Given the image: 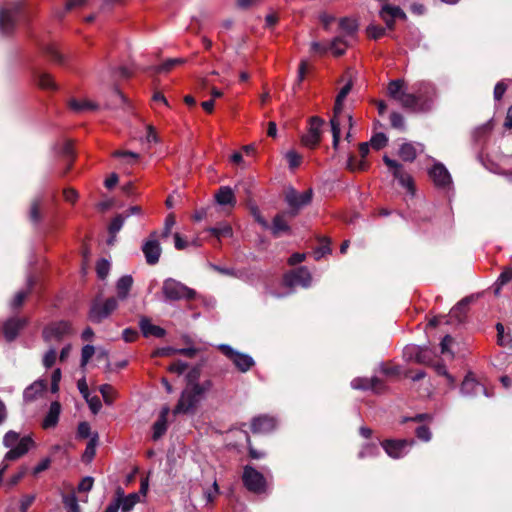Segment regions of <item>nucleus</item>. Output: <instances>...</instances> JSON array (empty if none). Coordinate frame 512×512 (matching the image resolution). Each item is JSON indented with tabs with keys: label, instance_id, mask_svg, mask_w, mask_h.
<instances>
[{
	"label": "nucleus",
	"instance_id": "nucleus-33",
	"mask_svg": "<svg viewBox=\"0 0 512 512\" xmlns=\"http://www.w3.org/2000/svg\"><path fill=\"white\" fill-rule=\"evenodd\" d=\"M125 219L126 218L124 217V214H122V213L116 215L112 219V221L110 222L109 227H108V231L111 236V239H109L108 244H112L115 235L121 230Z\"/></svg>",
	"mask_w": 512,
	"mask_h": 512
},
{
	"label": "nucleus",
	"instance_id": "nucleus-63",
	"mask_svg": "<svg viewBox=\"0 0 512 512\" xmlns=\"http://www.w3.org/2000/svg\"><path fill=\"white\" fill-rule=\"evenodd\" d=\"M94 353H95V348L92 345H85L82 348V353H81V366L82 367L87 365V363L92 358Z\"/></svg>",
	"mask_w": 512,
	"mask_h": 512
},
{
	"label": "nucleus",
	"instance_id": "nucleus-24",
	"mask_svg": "<svg viewBox=\"0 0 512 512\" xmlns=\"http://www.w3.org/2000/svg\"><path fill=\"white\" fill-rule=\"evenodd\" d=\"M47 384L43 380H37L28 386L23 393L24 400L27 402L34 401L38 395L46 390Z\"/></svg>",
	"mask_w": 512,
	"mask_h": 512
},
{
	"label": "nucleus",
	"instance_id": "nucleus-9",
	"mask_svg": "<svg viewBox=\"0 0 512 512\" xmlns=\"http://www.w3.org/2000/svg\"><path fill=\"white\" fill-rule=\"evenodd\" d=\"M404 109L411 112H427L431 109V101L428 99L422 100L420 96L412 93H401L398 100Z\"/></svg>",
	"mask_w": 512,
	"mask_h": 512
},
{
	"label": "nucleus",
	"instance_id": "nucleus-10",
	"mask_svg": "<svg viewBox=\"0 0 512 512\" xmlns=\"http://www.w3.org/2000/svg\"><path fill=\"white\" fill-rule=\"evenodd\" d=\"M414 444V440L410 439H387L381 442V446L385 450L388 456L394 459H398L403 456L405 449Z\"/></svg>",
	"mask_w": 512,
	"mask_h": 512
},
{
	"label": "nucleus",
	"instance_id": "nucleus-55",
	"mask_svg": "<svg viewBox=\"0 0 512 512\" xmlns=\"http://www.w3.org/2000/svg\"><path fill=\"white\" fill-rule=\"evenodd\" d=\"M324 124V120L318 116H312L309 119V131L313 134H318L321 137V127Z\"/></svg>",
	"mask_w": 512,
	"mask_h": 512
},
{
	"label": "nucleus",
	"instance_id": "nucleus-3",
	"mask_svg": "<svg viewBox=\"0 0 512 512\" xmlns=\"http://www.w3.org/2000/svg\"><path fill=\"white\" fill-rule=\"evenodd\" d=\"M200 387L198 385L186 386L182 391L181 396L173 409V414H191L194 413L202 395L200 394Z\"/></svg>",
	"mask_w": 512,
	"mask_h": 512
},
{
	"label": "nucleus",
	"instance_id": "nucleus-34",
	"mask_svg": "<svg viewBox=\"0 0 512 512\" xmlns=\"http://www.w3.org/2000/svg\"><path fill=\"white\" fill-rule=\"evenodd\" d=\"M98 444V434L95 433L91 436L89 442L87 443L86 449L82 455V460L85 462H90L95 454H96V446Z\"/></svg>",
	"mask_w": 512,
	"mask_h": 512
},
{
	"label": "nucleus",
	"instance_id": "nucleus-53",
	"mask_svg": "<svg viewBox=\"0 0 512 512\" xmlns=\"http://www.w3.org/2000/svg\"><path fill=\"white\" fill-rule=\"evenodd\" d=\"M388 138L384 133H376L370 139V144L375 150H380L387 145Z\"/></svg>",
	"mask_w": 512,
	"mask_h": 512
},
{
	"label": "nucleus",
	"instance_id": "nucleus-31",
	"mask_svg": "<svg viewBox=\"0 0 512 512\" xmlns=\"http://www.w3.org/2000/svg\"><path fill=\"white\" fill-rule=\"evenodd\" d=\"M398 155L405 162H413L417 157V151L413 144L404 143L401 145Z\"/></svg>",
	"mask_w": 512,
	"mask_h": 512
},
{
	"label": "nucleus",
	"instance_id": "nucleus-61",
	"mask_svg": "<svg viewBox=\"0 0 512 512\" xmlns=\"http://www.w3.org/2000/svg\"><path fill=\"white\" fill-rule=\"evenodd\" d=\"M390 123H391V126L395 129H399V130L405 129L404 117L398 112H392L390 114Z\"/></svg>",
	"mask_w": 512,
	"mask_h": 512
},
{
	"label": "nucleus",
	"instance_id": "nucleus-5",
	"mask_svg": "<svg viewBox=\"0 0 512 512\" xmlns=\"http://www.w3.org/2000/svg\"><path fill=\"white\" fill-rule=\"evenodd\" d=\"M242 482L244 487L255 494L266 492L267 481L264 475L250 465L243 468Z\"/></svg>",
	"mask_w": 512,
	"mask_h": 512
},
{
	"label": "nucleus",
	"instance_id": "nucleus-22",
	"mask_svg": "<svg viewBox=\"0 0 512 512\" xmlns=\"http://www.w3.org/2000/svg\"><path fill=\"white\" fill-rule=\"evenodd\" d=\"M216 202L221 206H231L234 207L236 205V197L234 191L229 186H221L214 195Z\"/></svg>",
	"mask_w": 512,
	"mask_h": 512
},
{
	"label": "nucleus",
	"instance_id": "nucleus-12",
	"mask_svg": "<svg viewBox=\"0 0 512 512\" xmlns=\"http://www.w3.org/2000/svg\"><path fill=\"white\" fill-rule=\"evenodd\" d=\"M71 325L69 322L61 320L53 322L43 329L42 336L45 341L52 339L61 340L70 332Z\"/></svg>",
	"mask_w": 512,
	"mask_h": 512
},
{
	"label": "nucleus",
	"instance_id": "nucleus-32",
	"mask_svg": "<svg viewBox=\"0 0 512 512\" xmlns=\"http://www.w3.org/2000/svg\"><path fill=\"white\" fill-rule=\"evenodd\" d=\"M38 85L42 89L57 90L58 86L49 73L39 72L36 74Z\"/></svg>",
	"mask_w": 512,
	"mask_h": 512
},
{
	"label": "nucleus",
	"instance_id": "nucleus-39",
	"mask_svg": "<svg viewBox=\"0 0 512 512\" xmlns=\"http://www.w3.org/2000/svg\"><path fill=\"white\" fill-rule=\"evenodd\" d=\"M62 502L64 504L66 512H80V506L78 503V499L74 493L64 494L62 496Z\"/></svg>",
	"mask_w": 512,
	"mask_h": 512
},
{
	"label": "nucleus",
	"instance_id": "nucleus-7",
	"mask_svg": "<svg viewBox=\"0 0 512 512\" xmlns=\"http://www.w3.org/2000/svg\"><path fill=\"white\" fill-rule=\"evenodd\" d=\"M219 350L233 362L240 372L245 373L255 365V361L251 356L235 351L229 345L222 344L219 346Z\"/></svg>",
	"mask_w": 512,
	"mask_h": 512
},
{
	"label": "nucleus",
	"instance_id": "nucleus-42",
	"mask_svg": "<svg viewBox=\"0 0 512 512\" xmlns=\"http://www.w3.org/2000/svg\"><path fill=\"white\" fill-rule=\"evenodd\" d=\"M320 245L315 249L314 255L315 259L319 260L321 257H323L326 254L331 253V240L328 237H321L319 239Z\"/></svg>",
	"mask_w": 512,
	"mask_h": 512
},
{
	"label": "nucleus",
	"instance_id": "nucleus-51",
	"mask_svg": "<svg viewBox=\"0 0 512 512\" xmlns=\"http://www.w3.org/2000/svg\"><path fill=\"white\" fill-rule=\"evenodd\" d=\"M209 232L218 239L222 237H231L233 234L232 228L228 224L220 227H212L209 229Z\"/></svg>",
	"mask_w": 512,
	"mask_h": 512
},
{
	"label": "nucleus",
	"instance_id": "nucleus-58",
	"mask_svg": "<svg viewBox=\"0 0 512 512\" xmlns=\"http://www.w3.org/2000/svg\"><path fill=\"white\" fill-rule=\"evenodd\" d=\"M433 369L439 376H445L450 385L454 383V378L448 373L445 364L440 361H436L433 363Z\"/></svg>",
	"mask_w": 512,
	"mask_h": 512
},
{
	"label": "nucleus",
	"instance_id": "nucleus-36",
	"mask_svg": "<svg viewBox=\"0 0 512 512\" xmlns=\"http://www.w3.org/2000/svg\"><path fill=\"white\" fill-rule=\"evenodd\" d=\"M69 107L75 112H82L84 110H96L98 105L91 101H78L76 99H71L69 101Z\"/></svg>",
	"mask_w": 512,
	"mask_h": 512
},
{
	"label": "nucleus",
	"instance_id": "nucleus-37",
	"mask_svg": "<svg viewBox=\"0 0 512 512\" xmlns=\"http://www.w3.org/2000/svg\"><path fill=\"white\" fill-rule=\"evenodd\" d=\"M339 27L343 30L347 35L352 36L358 30V23L355 19L343 17L339 21Z\"/></svg>",
	"mask_w": 512,
	"mask_h": 512
},
{
	"label": "nucleus",
	"instance_id": "nucleus-6",
	"mask_svg": "<svg viewBox=\"0 0 512 512\" xmlns=\"http://www.w3.org/2000/svg\"><path fill=\"white\" fill-rule=\"evenodd\" d=\"M313 190L309 188L303 193H298L293 187H289L285 193V201L290 206L287 214L293 218L298 215L300 209L312 201Z\"/></svg>",
	"mask_w": 512,
	"mask_h": 512
},
{
	"label": "nucleus",
	"instance_id": "nucleus-48",
	"mask_svg": "<svg viewBox=\"0 0 512 512\" xmlns=\"http://www.w3.org/2000/svg\"><path fill=\"white\" fill-rule=\"evenodd\" d=\"M331 124V131H332V146L334 149H337L340 143V137H341V129H340V122L336 118H332L330 120Z\"/></svg>",
	"mask_w": 512,
	"mask_h": 512
},
{
	"label": "nucleus",
	"instance_id": "nucleus-23",
	"mask_svg": "<svg viewBox=\"0 0 512 512\" xmlns=\"http://www.w3.org/2000/svg\"><path fill=\"white\" fill-rule=\"evenodd\" d=\"M60 413L61 404L58 401L52 402L50 404L49 411L42 422V427L44 429L55 427L58 424Z\"/></svg>",
	"mask_w": 512,
	"mask_h": 512
},
{
	"label": "nucleus",
	"instance_id": "nucleus-59",
	"mask_svg": "<svg viewBox=\"0 0 512 512\" xmlns=\"http://www.w3.org/2000/svg\"><path fill=\"white\" fill-rule=\"evenodd\" d=\"M415 359L420 364H430L432 362L431 352L428 349L419 348L415 354Z\"/></svg>",
	"mask_w": 512,
	"mask_h": 512
},
{
	"label": "nucleus",
	"instance_id": "nucleus-44",
	"mask_svg": "<svg viewBox=\"0 0 512 512\" xmlns=\"http://www.w3.org/2000/svg\"><path fill=\"white\" fill-rule=\"evenodd\" d=\"M99 391L107 405H111L116 397V391L110 384H103L99 387Z\"/></svg>",
	"mask_w": 512,
	"mask_h": 512
},
{
	"label": "nucleus",
	"instance_id": "nucleus-54",
	"mask_svg": "<svg viewBox=\"0 0 512 512\" xmlns=\"http://www.w3.org/2000/svg\"><path fill=\"white\" fill-rule=\"evenodd\" d=\"M286 159L289 163V168L292 170L298 168L302 163V156L294 150H290L286 153Z\"/></svg>",
	"mask_w": 512,
	"mask_h": 512
},
{
	"label": "nucleus",
	"instance_id": "nucleus-43",
	"mask_svg": "<svg viewBox=\"0 0 512 512\" xmlns=\"http://www.w3.org/2000/svg\"><path fill=\"white\" fill-rule=\"evenodd\" d=\"M42 51L52 61H54L58 64H63V62H64L63 55L57 50V48L54 45H52V44L45 45L42 48Z\"/></svg>",
	"mask_w": 512,
	"mask_h": 512
},
{
	"label": "nucleus",
	"instance_id": "nucleus-2",
	"mask_svg": "<svg viewBox=\"0 0 512 512\" xmlns=\"http://www.w3.org/2000/svg\"><path fill=\"white\" fill-rule=\"evenodd\" d=\"M164 300L167 302H174L180 300L191 301L197 296V292L186 286L184 283L174 279L167 278L163 281L161 288Z\"/></svg>",
	"mask_w": 512,
	"mask_h": 512
},
{
	"label": "nucleus",
	"instance_id": "nucleus-4",
	"mask_svg": "<svg viewBox=\"0 0 512 512\" xmlns=\"http://www.w3.org/2000/svg\"><path fill=\"white\" fill-rule=\"evenodd\" d=\"M118 307L115 297L107 298L103 303L99 298L92 300L88 312V319L94 324H100L107 319Z\"/></svg>",
	"mask_w": 512,
	"mask_h": 512
},
{
	"label": "nucleus",
	"instance_id": "nucleus-19",
	"mask_svg": "<svg viewBox=\"0 0 512 512\" xmlns=\"http://www.w3.org/2000/svg\"><path fill=\"white\" fill-rule=\"evenodd\" d=\"M473 297L468 296L460 300L450 311L448 319L450 323L456 321L457 323H462L468 310L469 304L472 302Z\"/></svg>",
	"mask_w": 512,
	"mask_h": 512
},
{
	"label": "nucleus",
	"instance_id": "nucleus-18",
	"mask_svg": "<svg viewBox=\"0 0 512 512\" xmlns=\"http://www.w3.org/2000/svg\"><path fill=\"white\" fill-rule=\"evenodd\" d=\"M34 445V441L30 436L21 438L16 445H14L5 455V460L14 461L25 455L31 446Z\"/></svg>",
	"mask_w": 512,
	"mask_h": 512
},
{
	"label": "nucleus",
	"instance_id": "nucleus-14",
	"mask_svg": "<svg viewBox=\"0 0 512 512\" xmlns=\"http://www.w3.org/2000/svg\"><path fill=\"white\" fill-rule=\"evenodd\" d=\"M27 318L12 317L3 326V333L8 342L13 341L19 332L27 325Z\"/></svg>",
	"mask_w": 512,
	"mask_h": 512
},
{
	"label": "nucleus",
	"instance_id": "nucleus-57",
	"mask_svg": "<svg viewBox=\"0 0 512 512\" xmlns=\"http://www.w3.org/2000/svg\"><path fill=\"white\" fill-rule=\"evenodd\" d=\"M61 155L65 160H71L74 161L76 158L73 143L70 140L65 141L62 149H61Z\"/></svg>",
	"mask_w": 512,
	"mask_h": 512
},
{
	"label": "nucleus",
	"instance_id": "nucleus-27",
	"mask_svg": "<svg viewBox=\"0 0 512 512\" xmlns=\"http://www.w3.org/2000/svg\"><path fill=\"white\" fill-rule=\"evenodd\" d=\"M133 285V278L130 275L122 276L116 284L117 289V298L120 300H124L127 298L129 291L131 290Z\"/></svg>",
	"mask_w": 512,
	"mask_h": 512
},
{
	"label": "nucleus",
	"instance_id": "nucleus-21",
	"mask_svg": "<svg viewBox=\"0 0 512 512\" xmlns=\"http://www.w3.org/2000/svg\"><path fill=\"white\" fill-rule=\"evenodd\" d=\"M287 212L278 213L274 216L271 225V233L275 238L280 237L283 234H288L291 232V227L288 225L286 220L284 219Z\"/></svg>",
	"mask_w": 512,
	"mask_h": 512
},
{
	"label": "nucleus",
	"instance_id": "nucleus-45",
	"mask_svg": "<svg viewBox=\"0 0 512 512\" xmlns=\"http://www.w3.org/2000/svg\"><path fill=\"white\" fill-rule=\"evenodd\" d=\"M308 69H309V65H308L307 60H301L299 63V66H298L297 78L293 85L294 91L301 86L302 82L304 81V79L308 73Z\"/></svg>",
	"mask_w": 512,
	"mask_h": 512
},
{
	"label": "nucleus",
	"instance_id": "nucleus-26",
	"mask_svg": "<svg viewBox=\"0 0 512 512\" xmlns=\"http://www.w3.org/2000/svg\"><path fill=\"white\" fill-rule=\"evenodd\" d=\"M28 287L26 290H22V291H18L13 300L11 301V308L16 310V309H19L23 306L25 300L27 299V297L31 294L32 292V289L34 287V284H35V280L30 277L28 279Z\"/></svg>",
	"mask_w": 512,
	"mask_h": 512
},
{
	"label": "nucleus",
	"instance_id": "nucleus-13",
	"mask_svg": "<svg viewBox=\"0 0 512 512\" xmlns=\"http://www.w3.org/2000/svg\"><path fill=\"white\" fill-rule=\"evenodd\" d=\"M150 237L151 238L145 241L142 245V251L147 264L155 265L159 262L162 250L158 240L155 239L156 232H153Z\"/></svg>",
	"mask_w": 512,
	"mask_h": 512
},
{
	"label": "nucleus",
	"instance_id": "nucleus-56",
	"mask_svg": "<svg viewBox=\"0 0 512 512\" xmlns=\"http://www.w3.org/2000/svg\"><path fill=\"white\" fill-rule=\"evenodd\" d=\"M366 31L368 36L374 40L380 39L386 34V29L379 25H369Z\"/></svg>",
	"mask_w": 512,
	"mask_h": 512
},
{
	"label": "nucleus",
	"instance_id": "nucleus-50",
	"mask_svg": "<svg viewBox=\"0 0 512 512\" xmlns=\"http://www.w3.org/2000/svg\"><path fill=\"white\" fill-rule=\"evenodd\" d=\"M110 271V263L108 260L102 258L96 263V273L99 279L104 280Z\"/></svg>",
	"mask_w": 512,
	"mask_h": 512
},
{
	"label": "nucleus",
	"instance_id": "nucleus-15",
	"mask_svg": "<svg viewBox=\"0 0 512 512\" xmlns=\"http://www.w3.org/2000/svg\"><path fill=\"white\" fill-rule=\"evenodd\" d=\"M429 176L434 184L440 188L448 187L451 182V175L442 163H437L429 170Z\"/></svg>",
	"mask_w": 512,
	"mask_h": 512
},
{
	"label": "nucleus",
	"instance_id": "nucleus-35",
	"mask_svg": "<svg viewBox=\"0 0 512 512\" xmlns=\"http://www.w3.org/2000/svg\"><path fill=\"white\" fill-rule=\"evenodd\" d=\"M393 176L395 179L398 180L399 184L402 187L406 188L412 194L414 193V191H415L414 181H413V178L408 173L401 171L400 173L397 172V174L393 173Z\"/></svg>",
	"mask_w": 512,
	"mask_h": 512
},
{
	"label": "nucleus",
	"instance_id": "nucleus-47",
	"mask_svg": "<svg viewBox=\"0 0 512 512\" xmlns=\"http://www.w3.org/2000/svg\"><path fill=\"white\" fill-rule=\"evenodd\" d=\"M29 220L34 224H37L42 220L39 199H34L31 202V206H30V210H29Z\"/></svg>",
	"mask_w": 512,
	"mask_h": 512
},
{
	"label": "nucleus",
	"instance_id": "nucleus-17",
	"mask_svg": "<svg viewBox=\"0 0 512 512\" xmlns=\"http://www.w3.org/2000/svg\"><path fill=\"white\" fill-rule=\"evenodd\" d=\"M251 431L254 434L269 433L276 427V419L269 415H259L251 421Z\"/></svg>",
	"mask_w": 512,
	"mask_h": 512
},
{
	"label": "nucleus",
	"instance_id": "nucleus-30",
	"mask_svg": "<svg viewBox=\"0 0 512 512\" xmlns=\"http://www.w3.org/2000/svg\"><path fill=\"white\" fill-rule=\"evenodd\" d=\"M405 85V81L403 79H395L391 80L387 87L388 95L394 100H399L401 97V93H404L403 88Z\"/></svg>",
	"mask_w": 512,
	"mask_h": 512
},
{
	"label": "nucleus",
	"instance_id": "nucleus-64",
	"mask_svg": "<svg viewBox=\"0 0 512 512\" xmlns=\"http://www.w3.org/2000/svg\"><path fill=\"white\" fill-rule=\"evenodd\" d=\"M415 434L421 441L428 442L431 439V431L428 426L420 425L416 428Z\"/></svg>",
	"mask_w": 512,
	"mask_h": 512
},
{
	"label": "nucleus",
	"instance_id": "nucleus-20",
	"mask_svg": "<svg viewBox=\"0 0 512 512\" xmlns=\"http://www.w3.org/2000/svg\"><path fill=\"white\" fill-rule=\"evenodd\" d=\"M139 327L144 337H156V338H162L165 336L166 331L157 325H154L151 323V320L148 317H141L139 321Z\"/></svg>",
	"mask_w": 512,
	"mask_h": 512
},
{
	"label": "nucleus",
	"instance_id": "nucleus-49",
	"mask_svg": "<svg viewBox=\"0 0 512 512\" xmlns=\"http://www.w3.org/2000/svg\"><path fill=\"white\" fill-rule=\"evenodd\" d=\"M153 440L160 439L167 431V421H164L162 419H157L156 422L153 424Z\"/></svg>",
	"mask_w": 512,
	"mask_h": 512
},
{
	"label": "nucleus",
	"instance_id": "nucleus-38",
	"mask_svg": "<svg viewBox=\"0 0 512 512\" xmlns=\"http://www.w3.org/2000/svg\"><path fill=\"white\" fill-rule=\"evenodd\" d=\"M383 14L388 15L393 20L395 18L406 19V14L400 7L392 6L389 4H385L382 7L380 11V16H383Z\"/></svg>",
	"mask_w": 512,
	"mask_h": 512
},
{
	"label": "nucleus",
	"instance_id": "nucleus-8",
	"mask_svg": "<svg viewBox=\"0 0 512 512\" xmlns=\"http://www.w3.org/2000/svg\"><path fill=\"white\" fill-rule=\"evenodd\" d=\"M311 280L312 277L309 270L306 267L301 266L284 274L283 284L289 288H293L295 286L308 287Z\"/></svg>",
	"mask_w": 512,
	"mask_h": 512
},
{
	"label": "nucleus",
	"instance_id": "nucleus-28",
	"mask_svg": "<svg viewBox=\"0 0 512 512\" xmlns=\"http://www.w3.org/2000/svg\"><path fill=\"white\" fill-rule=\"evenodd\" d=\"M118 498H121V509L122 512H129L139 502L140 497L138 493H130L128 496H123V491L119 487L117 490Z\"/></svg>",
	"mask_w": 512,
	"mask_h": 512
},
{
	"label": "nucleus",
	"instance_id": "nucleus-11",
	"mask_svg": "<svg viewBox=\"0 0 512 512\" xmlns=\"http://www.w3.org/2000/svg\"><path fill=\"white\" fill-rule=\"evenodd\" d=\"M351 387L356 390H372L374 393L380 394L384 392L386 386L378 377L366 378L357 377L351 381Z\"/></svg>",
	"mask_w": 512,
	"mask_h": 512
},
{
	"label": "nucleus",
	"instance_id": "nucleus-40",
	"mask_svg": "<svg viewBox=\"0 0 512 512\" xmlns=\"http://www.w3.org/2000/svg\"><path fill=\"white\" fill-rule=\"evenodd\" d=\"M328 46L329 51H332L335 56H341L346 51L347 43L342 37H336Z\"/></svg>",
	"mask_w": 512,
	"mask_h": 512
},
{
	"label": "nucleus",
	"instance_id": "nucleus-46",
	"mask_svg": "<svg viewBox=\"0 0 512 512\" xmlns=\"http://www.w3.org/2000/svg\"><path fill=\"white\" fill-rule=\"evenodd\" d=\"M308 69H309V65H308L307 60H301L299 63V66H298L297 78L293 85L294 91L301 86L302 82L304 81V79L308 73Z\"/></svg>",
	"mask_w": 512,
	"mask_h": 512
},
{
	"label": "nucleus",
	"instance_id": "nucleus-52",
	"mask_svg": "<svg viewBox=\"0 0 512 512\" xmlns=\"http://www.w3.org/2000/svg\"><path fill=\"white\" fill-rule=\"evenodd\" d=\"M379 454L378 446L375 443L365 444L358 453L359 459H364L367 456H377Z\"/></svg>",
	"mask_w": 512,
	"mask_h": 512
},
{
	"label": "nucleus",
	"instance_id": "nucleus-60",
	"mask_svg": "<svg viewBox=\"0 0 512 512\" xmlns=\"http://www.w3.org/2000/svg\"><path fill=\"white\" fill-rule=\"evenodd\" d=\"M20 440V436L17 432L10 430L3 438V444L7 448H12Z\"/></svg>",
	"mask_w": 512,
	"mask_h": 512
},
{
	"label": "nucleus",
	"instance_id": "nucleus-25",
	"mask_svg": "<svg viewBox=\"0 0 512 512\" xmlns=\"http://www.w3.org/2000/svg\"><path fill=\"white\" fill-rule=\"evenodd\" d=\"M185 62L186 60L184 58H170L164 61L161 65L148 67L147 72H151L153 74L167 73L177 65L184 64Z\"/></svg>",
	"mask_w": 512,
	"mask_h": 512
},
{
	"label": "nucleus",
	"instance_id": "nucleus-1",
	"mask_svg": "<svg viewBox=\"0 0 512 512\" xmlns=\"http://www.w3.org/2000/svg\"><path fill=\"white\" fill-rule=\"evenodd\" d=\"M28 20L29 12L23 1L7 2L0 9V31L4 35H11L18 23Z\"/></svg>",
	"mask_w": 512,
	"mask_h": 512
},
{
	"label": "nucleus",
	"instance_id": "nucleus-62",
	"mask_svg": "<svg viewBox=\"0 0 512 512\" xmlns=\"http://www.w3.org/2000/svg\"><path fill=\"white\" fill-rule=\"evenodd\" d=\"M320 139L321 137L318 134L308 132L302 136V143L307 147L314 148L319 144Z\"/></svg>",
	"mask_w": 512,
	"mask_h": 512
},
{
	"label": "nucleus",
	"instance_id": "nucleus-16",
	"mask_svg": "<svg viewBox=\"0 0 512 512\" xmlns=\"http://www.w3.org/2000/svg\"><path fill=\"white\" fill-rule=\"evenodd\" d=\"M460 391L462 395L469 397L477 396L480 394L488 396L487 388L483 384L476 381L470 374L467 375L462 381Z\"/></svg>",
	"mask_w": 512,
	"mask_h": 512
},
{
	"label": "nucleus",
	"instance_id": "nucleus-41",
	"mask_svg": "<svg viewBox=\"0 0 512 512\" xmlns=\"http://www.w3.org/2000/svg\"><path fill=\"white\" fill-rule=\"evenodd\" d=\"M202 366L203 364L199 363L188 371V373L186 374L187 386L198 385V381L201 376Z\"/></svg>",
	"mask_w": 512,
	"mask_h": 512
},
{
	"label": "nucleus",
	"instance_id": "nucleus-29",
	"mask_svg": "<svg viewBox=\"0 0 512 512\" xmlns=\"http://www.w3.org/2000/svg\"><path fill=\"white\" fill-rule=\"evenodd\" d=\"M230 432L231 433H235V434H239L240 436H242V438L245 440V442L248 445V454H249L250 458H252V459H262V458L265 457V453L264 452L258 451L257 449H255L252 446L251 439H250V436H249L247 431H245L243 429H239V430H231Z\"/></svg>",
	"mask_w": 512,
	"mask_h": 512
}]
</instances>
